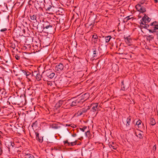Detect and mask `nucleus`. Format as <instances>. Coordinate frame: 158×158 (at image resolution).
I'll use <instances>...</instances> for the list:
<instances>
[{"label":"nucleus","mask_w":158,"mask_h":158,"mask_svg":"<svg viewBox=\"0 0 158 158\" xmlns=\"http://www.w3.org/2000/svg\"><path fill=\"white\" fill-rule=\"evenodd\" d=\"M150 124L152 125H154L156 124V122L155 119L153 118H151L150 119Z\"/></svg>","instance_id":"19"},{"label":"nucleus","mask_w":158,"mask_h":158,"mask_svg":"<svg viewBox=\"0 0 158 158\" xmlns=\"http://www.w3.org/2000/svg\"><path fill=\"white\" fill-rule=\"evenodd\" d=\"M71 125H68V126H71V127H72V126H71Z\"/></svg>","instance_id":"49"},{"label":"nucleus","mask_w":158,"mask_h":158,"mask_svg":"<svg viewBox=\"0 0 158 158\" xmlns=\"http://www.w3.org/2000/svg\"><path fill=\"white\" fill-rule=\"evenodd\" d=\"M121 87L122 89L123 90H124L125 89V88L123 83V81H122L121 83Z\"/></svg>","instance_id":"28"},{"label":"nucleus","mask_w":158,"mask_h":158,"mask_svg":"<svg viewBox=\"0 0 158 158\" xmlns=\"http://www.w3.org/2000/svg\"><path fill=\"white\" fill-rule=\"evenodd\" d=\"M88 97L89 94H88L85 93L82 95L79 99L80 101H82L83 102L86 100L88 98Z\"/></svg>","instance_id":"12"},{"label":"nucleus","mask_w":158,"mask_h":158,"mask_svg":"<svg viewBox=\"0 0 158 158\" xmlns=\"http://www.w3.org/2000/svg\"><path fill=\"white\" fill-rule=\"evenodd\" d=\"M77 140H75V141L73 142L69 143V146H73L74 145H75L77 144Z\"/></svg>","instance_id":"25"},{"label":"nucleus","mask_w":158,"mask_h":158,"mask_svg":"<svg viewBox=\"0 0 158 158\" xmlns=\"http://www.w3.org/2000/svg\"><path fill=\"white\" fill-rule=\"evenodd\" d=\"M69 101L71 102V103H69L70 106H74L78 105L79 104H81V103H83L82 101H80L79 99L73 101V99H70L68 100Z\"/></svg>","instance_id":"4"},{"label":"nucleus","mask_w":158,"mask_h":158,"mask_svg":"<svg viewBox=\"0 0 158 158\" xmlns=\"http://www.w3.org/2000/svg\"><path fill=\"white\" fill-rule=\"evenodd\" d=\"M30 19L32 20L35 21L36 22H37L36 20V16L35 15H32V16H30Z\"/></svg>","instance_id":"21"},{"label":"nucleus","mask_w":158,"mask_h":158,"mask_svg":"<svg viewBox=\"0 0 158 158\" xmlns=\"http://www.w3.org/2000/svg\"><path fill=\"white\" fill-rule=\"evenodd\" d=\"M109 147L110 148H112L114 149H116L117 148V147L116 146H113L112 145H110Z\"/></svg>","instance_id":"31"},{"label":"nucleus","mask_w":158,"mask_h":158,"mask_svg":"<svg viewBox=\"0 0 158 158\" xmlns=\"http://www.w3.org/2000/svg\"><path fill=\"white\" fill-rule=\"evenodd\" d=\"M129 56L130 57V58H131V55H129Z\"/></svg>","instance_id":"47"},{"label":"nucleus","mask_w":158,"mask_h":158,"mask_svg":"<svg viewBox=\"0 0 158 158\" xmlns=\"http://www.w3.org/2000/svg\"><path fill=\"white\" fill-rule=\"evenodd\" d=\"M106 42V43L108 42L111 38V36H108L105 37Z\"/></svg>","instance_id":"22"},{"label":"nucleus","mask_w":158,"mask_h":158,"mask_svg":"<svg viewBox=\"0 0 158 158\" xmlns=\"http://www.w3.org/2000/svg\"><path fill=\"white\" fill-rule=\"evenodd\" d=\"M143 2L142 1L140 4H138L135 6V8L137 11L141 13H143L146 11L145 8L143 6Z\"/></svg>","instance_id":"3"},{"label":"nucleus","mask_w":158,"mask_h":158,"mask_svg":"<svg viewBox=\"0 0 158 158\" xmlns=\"http://www.w3.org/2000/svg\"><path fill=\"white\" fill-rule=\"evenodd\" d=\"M37 122L36 121L32 125V127H33L34 126L36 127L37 126Z\"/></svg>","instance_id":"33"},{"label":"nucleus","mask_w":158,"mask_h":158,"mask_svg":"<svg viewBox=\"0 0 158 158\" xmlns=\"http://www.w3.org/2000/svg\"><path fill=\"white\" fill-rule=\"evenodd\" d=\"M151 19L148 16L145 15L140 20V24L148 23L150 22Z\"/></svg>","instance_id":"6"},{"label":"nucleus","mask_w":158,"mask_h":158,"mask_svg":"<svg viewBox=\"0 0 158 158\" xmlns=\"http://www.w3.org/2000/svg\"><path fill=\"white\" fill-rule=\"evenodd\" d=\"M92 38L94 39H97L98 38V36L96 34H94L93 35Z\"/></svg>","instance_id":"35"},{"label":"nucleus","mask_w":158,"mask_h":158,"mask_svg":"<svg viewBox=\"0 0 158 158\" xmlns=\"http://www.w3.org/2000/svg\"><path fill=\"white\" fill-rule=\"evenodd\" d=\"M35 135L36 136V139H37V138L39 137V133L37 132L35 133Z\"/></svg>","instance_id":"37"},{"label":"nucleus","mask_w":158,"mask_h":158,"mask_svg":"<svg viewBox=\"0 0 158 158\" xmlns=\"http://www.w3.org/2000/svg\"><path fill=\"white\" fill-rule=\"evenodd\" d=\"M41 76L39 74H37L36 76V79L37 81H40L41 80Z\"/></svg>","instance_id":"26"},{"label":"nucleus","mask_w":158,"mask_h":158,"mask_svg":"<svg viewBox=\"0 0 158 158\" xmlns=\"http://www.w3.org/2000/svg\"><path fill=\"white\" fill-rule=\"evenodd\" d=\"M37 1H38V2L39 3V2L40 1V2H41V1H42V3H43V2H44L43 1H42V0H37Z\"/></svg>","instance_id":"45"},{"label":"nucleus","mask_w":158,"mask_h":158,"mask_svg":"<svg viewBox=\"0 0 158 158\" xmlns=\"http://www.w3.org/2000/svg\"><path fill=\"white\" fill-rule=\"evenodd\" d=\"M122 54L126 55L127 54V53L126 54V53H122Z\"/></svg>","instance_id":"48"},{"label":"nucleus","mask_w":158,"mask_h":158,"mask_svg":"<svg viewBox=\"0 0 158 158\" xmlns=\"http://www.w3.org/2000/svg\"><path fill=\"white\" fill-rule=\"evenodd\" d=\"M64 144H65L66 143H68V145H69V142L67 140L64 141Z\"/></svg>","instance_id":"41"},{"label":"nucleus","mask_w":158,"mask_h":158,"mask_svg":"<svg viewBox=\"0 0 158 158\" xmlns=\"http://www.w3.org/2000/svg\"><path fill=\"white\" fill-rule=\"evenodd\" d=\"M135 133L136 136L139 138V139H142L143 138L142 134L141 132H136Z\"/></svg>","instance_id":"17"},{"label":"nucleus","mask_w":158,"mask_h":158,"mask_svg":"<svg viewBox=\"0 0 158 158\" xmlns=\"http://www.w3.org/2000/svg\"><path fill=\"white\" fill-rule=\"evenodd\" d=\"M44 1L43 7L46 11H49L52 8V3L50 0H42Z\"/></svg>","instance_id":"2"},{"label":"nucleus","mask_w":158,"mask_h":158,"mask_svg":"<svg viewBox=\"0 0 158 158\" xmlns=\"http://www.w3.org/2000/svg\"><path fill=\"white\" fill-rule=\"evenodd\" d=\"M64 101L62 100H60L58 101V102L56 103V106L57 108L60 107L61 105L63 104Z\"/></svg>","instance_id":"15"},{"label":"nucleus","mask_w":158,"mask_h":158,"mask_svg":"<svg viewBox=\"0 0 158 158\" xmlns=\"http://www.w3.org/2000/svg\"><path fill=\"white\" fill-rule=\"evenodd\" d=\"M14 144L12 142L10 141L9 142V144L8 145V146L9 147V148H11L14 147Z\"/></svg>","instance_id":"20"},{"label":"nucleus","mask_w":158,"mask_h":158,"mask_svg":"<svg viewBox=\"0 0 158 158\" xmlns=\"http://www.w3.org/2000/svg\"><path fill=\"white\" fill-rule=\"evenodd\" d=\"M11 47L13 49H15V46L14 44H12L11 45Z\"/></svg>","instance_id":"42"},{"label":"nucleus","mask_w":158,"mask_h":158,"mask_svg":"<svg viewBox=\"0 0 158 158\" xmlns=\"http://www.w3.org/2000/svg\"><path fill=\"white\" fill-rule=\"evenodd\" d=\"M93 55H94L93 56V57H94L95 56H96V55H95L97 53V52L96 50H94L93 52Z\"/></svg>","instance_id":"34"},{"label":"nucleus","mask_w":158,"mask_h":158,"mask_svg":"<svg viewBox=\"0 0 158 158\" xmlns=\"http://www.w3.org/2000/svg\"><path fill=\"white\" fill-rule=\"evenodd\" d=\"M64 68V66L62 63H60L56 65L55 67V70L56 72L60 73L62 72Z\"/></svg>","instance_id":"5"},{"label":"nucleus","mask_w":158,"mask_h":158,"mask_svg":"<svg viewBox=\"0 0 158 158\" xmlns=\"http://www.w3.org/2000/svg\"><path fill=\"white\" fill-rule=\"evenodd\" d=\"M39 142L40 143H42L43 141V137H39L38 138H37V139Z\"/></svg>","instance_id":"27"},{"label":"nucleus","mask_w":158,"mask_h":158,"mask_svg":"<svg viewBox=\"0 0 158 158\" xmlns=\"http://www.w3.org/2000/svg\"><path fill=\"white\" fill-rule=\"evenodd\" d=\"M157 114L158 115V110H157Z\"/></svg>","instance_id":"50"},{"label":"nucleus","mask_w":158,"mask_h":158,"mask_svg":"<svg viewBox=\"0 0 158 158\" xmlns=\"http://www.w3.org/2000/svg\"><path fill=\"white\" fill-rule=\"evenodd\" d=\"M35 5L37 9H40V10H42L43 7V3H42V1L41 2L40 1L39 3L38 1H37V2H35Z\"/></svg>","instance_id":"10"},{"label":"nucleus","mask_w":158,"mask_h":158,"mask_svg":"<svg viewBox=\"0 0 158 158\" xmlns=\"http://www.w3.org/2000/svg\"><path fill=\"white\" fill-rule=\"evenodd\" d=\"M147 37L150 40H152L154 38V36L152 35H149L147 36Z\"/></svg>","instance_id":"30"},{"label":"nucleus","mask_w":158,"mask_h":158,"mask_svg":"<svg viewBox=\"0 0 158 158\" xmlns=\"http://www.w3.org/2000/svg\"><path fill=\"white\" fill-rule=\"evenodd\" d=\"M150 29H148L150 33H153L154 35L158 33V22L156 21H154L150 24Z\"/></svg>","instance_id":"1"},{"label":"nucleus","mask_w":158,"mask_h":158,"mask_svg":"<svg viewBox=\"0 0 158 158\" xmlns=\"http://www.w3.org/2000/svg\"><path fill=\"white\" fill-rule=\"evenodd\" d=\"M48 85L52 86V83L51 82L49 81L48 82Z\"/></svg>","instance_id":"40"},{"label":"nucleus","mask_w":158,"mask_h":158,"mask_svg":"<svg viewBox=\"0 0 158 158\" xmlns=\"http://www.w3.org/2000/svg\"><path fill=\"white\" fill-rule=\"evenodd\" d=\"M112 143V144H114V142H113Z\"/></svg>","instance_id":"51"},{"label":"nucleus","mask_w":158,"mask_h":158,"mask_svg":"<svg viewBox=\"0 0 158 158\" xmlns=\"http://www.w3.org/2000/svg\"><path fill=\"white\" fill-rule=\"evenodd\" d=\"M51 127L54 129H58L61 127V125L59 123H55L52 124Z\"/></svg>","instance_id":"14"},{"label":"nucleus","mask_w":158,"mask_h":158,"mask_svg":"<svg viewBox=\"0 0 158 158\" xmlns=\"http://www.w3.org/2000/svg\"><path fill=\"white\" fill-rule=\"evenodd\" d=\"M24 156L25 158H35L34 156L32 155L29 153H25Z\"/></svg>","instance_id":"16"},{"label":"nucleus","mask_w":158,"mask_h":158,"mask_svg":"<svg viewBox=\"0 0 158 158\" xmlns=\"http://www.w3.org/2000/svg\"><path fill=\"white\" fill-rule=\"evenodd\" d=\"M91 110L93 112L97 111H98L99 106H98V103H92L91 105Z\"/></svg>","instance_id":"8"},{"label":"nucleus","mask_w":158,"mask_h":158,"mask_svg":"<svg viewBox=\"0 0 158 158\" xmlns=\"http://www.w3.org/2000/svg\"><path fill=\"white\" fill-rule=\"evenodd\" d=\"M131 118H127L126 120L127 124L126 126L128 127L129 126L130 123Z\"/></svg>","instance_id":"24"},{"label":"nucleus","mask_w":158,"mask_h":158,"mask_svg":"<svg viewBox=\"0 0 158 158\" xmlns=\"http://www.w3.org/2000/svg\"><path fill=\"white\" fill-rule=\"evenodd\" d=\"M44 73L45 76L48 77V79L52 78L55 75V73H54L48 70H46Z\"/></svg>","instance_id":"7"},{"label":"nucleus","mask_w":158,"mask_h":158,"mask_svg":"<svg viewBox=\"0 0 158 158\" xmlns=\"http://www.w3.org/2000/svg\"><path fill=\"white\" fill-rule=\"evenodd\" d=\"M89 109V108L88 106L87 108H83L80 110H79L77 112V114L78 116H81L84 113H85Z\"/></svg>","instance_id":"11"},{"label":"nucleus","mask_w":158,"mask_h":158,"mask_svg":"<svg viewBox=\"0 0 158 158\" xmlns=\"http://www.w3.org/2000/svg\"><path fill=\"white\" fill-rule=\"evenodd\" d=\"M33 26L34 27H36V24H33Z\"/></svg>","instance_id":"46"},{"label":"nucleus","mask_w":158,"mask_h":158,"mask_svg":"<svg viewBox=\"0 0 158 158\" xmlns=\"http://www.w3.org/2000/svg\"><path fill=\"white\" fill-rule=\"evenodd\" d=\"M155 3H157L158 2V0H154Z\"/></svg>","instance_id":"44"},{"label":"nucleus","mask_w":158,"mask_h":158,"mask_svg":"<svg viewBox=\"0 0 158 158\" xmlns=\"http://www.w3.org/2000/svg\"><path fill=\"white\" fill-rule=\"evenodd\" d=\"M124 38L125 41L126 43L128 45H131L132 43V41L130 36L127 37L126 38Z\"/></svg>","instance_id":"13"},{"label":"nucleus","mask_w":158,"mask_h":158,"mask_svg":"<svg viewBox=\"0 0 158 158\" xmlns=\"http://www.w3.org/2000/svg\"><path fill=\"white\" fill-rule=\"evenodd\" d=\"M86 128V127L84 126L82 128H80V130L83 132H84L85 129Z\"/></svg>","instance_id":"32"},{"label":"nucleus","mask_w":158,"mask_h":158,"mask_svg":"<svg viewBox=\"0 0 158 158\" xmlns=\"http://www.w3.org/2000/svg\"><path fill=\"white\" fill-rule=\"evenodd\" d=\"M15 58L17 60H19L20 59V56L18 55H16L15 56Z\"/></svg>","instance_id":"38"},{"label":"nucleus","mask_w":158,"mask_h":158,"mask_svg":"<svg viewBox=\"0 0 158 158\" xmlns=\"http://www.w3.org/2000/svg\"><path fill=\"white\" fill-rule=\"evenodd\" d=\"M141 121L140 120H139L137 121L136 122V125H137L138 127H139V125H141Z\"/></svg>","instance_id":"29"},{"label":"nucleus","mask_w":158,"mask_h":158,"mask_svg":"<svg viewBox=\"0 0 158 158\" xmlns=\"http://www.w3.org/2000/svg\"><path fill=\"white\" fill-rule=\"evenodd\" d=\"M52 26L51 25H48L45 26V25H44L43 26V30H45V29H47L49 28H52Z\"/></svg>","instance_id":"18"},{"label":"nucleus","mask_w":158,"mask_h":158,"mask_svg":"<svg viewBox=\"0 0 158 158\" xmlns=\"http://www.w3.org/2000/svg\"><path fill=\"white\" fill-rule=\"evenodd\" d=\"M7 30V29L4 28H3V29H1L0 30V31L1 32H4V31H6Z\"/></svg>","instance_id":"36"},{"label":"nucleus","mask_w":158,"mask_h":158,"mask_svg":"<svg viewBox=\"0 0 158 158\" xmlns=\"http://www.w3.org/2000/svg\"><path fill=\"white\" fill-rule=\"evenodd\" d=\"M131 18H130V16H127V17L126 18H125V19L127 20H129Z\"/></svg>","instance_id":"39"},{"label":"nucleus","mask_w":158,"mask_h":158,"mask_svg":"<svg viewBox=\"0 0 158 158\" xmlns=\"http://www.w3.org/2000/svg\"><path fill=\"white\" fill-rule=\"evenodd\" d=\"M89 133V131H87L86 132H85V134L87 136V133Z\"/></svg>","instance_id":"43"},{"label":"nucleus","mask_w":158,"mask_h":158,"mask_svg":"<svg viewBox=\"0 0 158 158\" xmlns=\"http://www.w3.org/2000/svg\"><path fill=\"white\" fill-rule=\"evenodd\" d=\"M147 23H146L145 24H140L141 26L143 27L144 28H148L150 27V25H148Z\"/></svg>","instance_id":"23"},{"label":"nucleus","mask_w":158,"mask_h":158,"mask_svg":"<svg viewBox=\"0 0 158 158\" xmlns=\"http://www.w3.org/2000/svg\"><path fill=\"white\" fill-rule=\"evenodd\" d=\"M23 74L26 76V77L29 81H31L30 78L32 76V75L31 74V73L27 71H25L24 70H21Z\"/></svg>","instance_id":"9"}]
</instances>
